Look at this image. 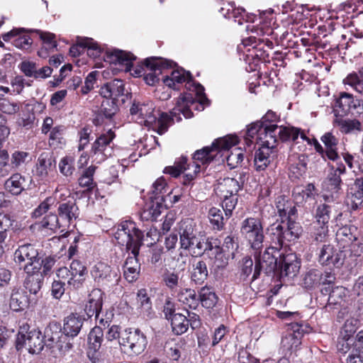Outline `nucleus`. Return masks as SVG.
<instances>
[{
  "label": "nucleus",
  "mask_w": 363,
  "mask_h": 363,
  "mask_svg": "<svg viewBox=\"0 0 363 363\" xmlns=\"http://www.w3.org/2000/svg\"><path fill=\"white\" fill-rule=\"evenodd\" d=\"M84 318L76 313H72L64 320L62 333L67 337H76L80 332Z\"/></svg>",
  "instance_id": "c85d7f7f"
},
{
  "label": "nucleus",
  "mask_w": 363,
  "mask_h": 363,
  "mask_svg": "<svg viewBox=\"0 0 363 363\" xmlns=\"http://www.w3.org/2000/svg\"><path fill=\"white\" fill-rule=\"evenodd\" d=\"M349 199L352 203V208L356 210L363 203V178L355 180L354 188Z\"/></svg>",
  "instance_id": "de8ad7c7"
},
{
  "label": "nucleus",
  "mask_w": 363,
  "mask_h": 363,
  "mask_svg": "<svg viewBox=\"0 0 363 363\" xmlns=\"http://www.w3.org/2000/svg\"><path fill=\"white\" fill-rule=\"evenodd\" d=\"M115 137V133L110 129L96 138L92 144L91 150L93 162L100 164L112 155L113 152V140Z\"/></svg>",
  "instance_id": "f8f14e48"
},
{
  "label": "nucleus",
  "mask_w": 363,
  "mask_h": 363,
  "mask_svg": "<svg viewBox=\"0 0 363 363\" xmlns=\"http://www.w3.org/2000/svg\"><path fill=\"white\" fill-rule=\"evenodd\" d=\"M89 350L98 351L104 341V332L101 327H94L89 333L88 337Z\"/></svg>",
  "instance_id": "603ef678"
},
{
  "label": "nucleus",
  "mask_w": 363,
  "mask_h": 363,
  "mask_svg": "<svg viewBox=\"0 0 363 363\" xmlns=\"http://www.w3.org/2000/svg\"><path fill=\"white\" fill-rule=\"evenodd\" d=\"M199 299L203 307L212 309L216 306L218 297L212 288L205 286L199 291Z\"/></svg>",
  "instance_id": "58836bf2"
},
{
  "label": "nucleus",
  "mask_w": 363,
  "mask_h": 363,
  "mask_svg": "<svg viewBox=\"0 0 363 363\" xmlns=\"http://www.w3.org/2000/svg\"><path fill=\"white\" fill-rule=\"evenodd\" d=\"M62 335L60 325L56 323L49 324L44 330L43 335L45 345L49 348H55V342Z\"/></svg>",
  "instance_id": "79ce46f5"
},
{
  "label": "nucleus",
  "mask_w": 363,
  "mask_h": 363,
  "mask_svg": "<svg viewBox=\"0 0 363 363\" xmlns=\"http://www.w3.org/2000/svg\"><path fill=\"white\" fill-rule=\"evenodd\" d=\"M263 129L264 126L259 121L252 123L247 128L245 136V143L250 146L254 143V140L256 143H259V136L263 135Z\"/></svg>",
  "instance_id": "a18cd8bd"
},
{
  "label": "nucleus",
  "mask_w": 363,
  "mask_h": 363,
  "mask_svg": "<svg viewBox=\"0 0 363 363\" xmlns=\"http://www.w3.org/2000/svg\"><path fill=\"white\" fill-rule=\"evenodd\" d=\"M289 177L291 179H299L307 169V157L303 155L292 156L290 159Z\"/></svg>",
  "instance_id": "f704fd0d"
},
{
  "label": "nucleus",
  "mask_w": 363,
  "mask_h": 363,
  "mask_svg": "<svg viewBox=\"0 0 363 363\" xmlns=\"http://www.w3.org/2000/svg\"><path fill=\"white\" fill-rule=\"evenodd\" d=\"M162 281L171 291H175L182 286V277L179 272L167 271L162 275Z\"/></svg>",
  "instance_id": "5fc2aeb1"
},
{
  "label": "nucleus",
  "mask_w": 363,
  "mask_h": 363,
  "mask_svg": "<svg viewBox=\"0 0 363 363\" xmlns=\"http://www.w3.org/2000/svg\"><path fill=\"white\" fill-rule=\"evenodd\" d=\"M289 325L290 328L286 335L283 336L281 342V347L285 355L288 353L291 354L298 350L304 332L302 325L297 323H292Z\"/></svg>",
  "instance_id": "a211bd4d"
},
{
  "label": "nucleus",
  "mask_w": 363,
  "mask_h": 363,
  "mask_svg": "<svg viewBox=\"0 0 363 363\" xmlns=\"http://www.w3.org/2000/svg\"><path fill=\"white\" fill-rule=\"evenodd\" d=\"M104 60L113 65L125 67L126 72L131 71L133 62L136 59L132 53L118 49H108L103 55Z\"/></svg>",
  "instance_id": "aec40b11"
},
{
  "label": "nucleus",
  "mask_w": 363,
  "mask_h": 363,
  "mask_svg": "<svg viewBox=\"0 0 363 363\" xmlns=\"http://www.w3.org/2000/svg\"><path fill=\"white\" fill-rule=\"evenodd\" d=\"M320 292L324 296L328 295L325 307L340 305L347 295V289L341 286L333 287L332 289L330 286H326L322 289Z\"/></svg>",
  "instance_id": "c756f323"
},
{
  "label": "nucleus",
  "mask_w": 363,
  "mask_h": 363,
  "mask_svg": "<svg viewBox=\"0 0 363 363\" xmlns=\"http://www.w3.org/2000/svg\"><path fill=\"white\" fill-rule=\"evenodd\" d=\"M38 249L30 243L19 245L13 253V261L23 271L40 267Z\"/></svg>",
  "instance_id": "6e6552de"
},
{
  "label": "nucleus",
  "mask_w": 363,
  "mask_h": 363,
  "mask_svg": "<svg viewBox=\"0 0 363 363\" xmlns=\"http://www.w3.org/2000/svg\"><path fill=\"white\" fill-rule=\"evenodd\" d=\"M277 255L281 256L278 248L275 247H267L262 253L257 254L255 252V264L252 280L258 279L262 271L267 275L277 273L279 267Z\"/></svg>",
  "instance_id": "0eeeda50"
},
{
  "label": "nucleus",
  "mask_w": 363,
  "mask_h": 363,
  "mask_svg": "<svg viewBox=\"0 0 363 363\" xmlns=\"http://www.w3.org/2000/svg\"><path fill=\"white\" fill-rule=\"evenodd\" d=\"M180 247L188 250L193 257H199L203 238L196 236V232L191 221L182 222L179 228Z\"/></svg>",
  "instance_id": "9d476101"
},
{
  "label": "nucleus",
  "mask_w": 363,
  "mask_h": 363,
  "mask_svg": "<svg viewBox=\"0 0 363 363\" xmlns=\"http://www.w3.org/2000/svg\"><path fill=\"white\" fill-rule=\"evenodd\" d=\"M301 262L296 254L289 253L280 256L277 274L283 281L291 280L299 272Z\"/></svg>",
  "instance_id": "dca6fc26"
},
{
  "label": "nucleus",
  "mask_w": 363,
  "mask_h": 363,
  "mask_svg": "<svg viewBox=\"0 0 363 363\" xmlns=\"http://www.w3.org/2000/svg\"><path fill=\"white\" fill-rule=\"evenodd\" d=\"M321 271L318 269L308 270L303 278V286L306 289H312L320 285Z\"/></svg>",
  "instance_id": "3c124183"
},
{
  "label": "nucleus",
  "mask_w": 363,
  "mask_h": 363,
  "mask_svg": "<svg viewBox=\"0 0 363 363\" xmlns=\"http://www.w3.org/2000/svg\"><path fill=\"white\" fill-rule=\"evenodd\" d=\"M138 255L139 254H135L132 255V256H128L124 264V277L125 279L129 282L135 281L139 277L140 264L138 259Z\"/></svg>",
  "instance_id": "c9c22d12"
},
{
  "label": "nucleus",
  "mask_w": 363,
  "mask_h": 363,
  "mask_svg": "<svg viewBox=\"0 0 363 363\" xmlns=\"http://www.w3.org/2000/svg\"><path fill=\"white\" fill-rule=\"evenodd\" d=\"M318 261L321 265H333L340 267L343 264L342 252L337 250L332 245H324L318 254Z\"/></svg>",
  "instance_id": "412c9836"
},
{
  "label": "nucleus",
  "mask_w": 363,
  "mask_h": 363,
  "mask_svg": "<svg viewBox=\"0 0 363 363\" xmlns=\"http://www.w3.org/2000/svg\"><path fill=\"white\" fill-rule=\"evenodd\" d=\"M208 275L206 264L200 260L193 265L191 279L196 284H202Z\"/></svg>",
  "instance_id": "49530a36"
},
{
  "label": "nucleus",
  "mask_w": 363,
  "mask_h": 363,
  "mask_svg": "<svg viewBox=\"0 0 363 363\" xmlns=\"http://www.w3.org/2000/svg\"><path fill=\"white\" fill-rule=\"evenodd\" d=\"M331 206L328 203H320L315 211V223L329 225L330 220Z\"/></svg>",
  "instance_id": "13d9d810"
},
{
  "label": "nucleus",
  "mask_w": 363,
  "mask_h": 363,
  "mask_svg": "<svg viewBox=\"0 0 363 363\" xmlns=\"http://www.w3.org/2000/svg\"><path fill=\"white\" fill-rule=\"evenodd\" d=\"M163 206L158 201H152L148 207L145 208L142 213L141 218L145 220H156L162 213Z\"/></svg>",
  "instance_id": "052dcab7"
},
{
  "label": "nucleus",
  "mask_w": 363,
  "mask_h": 363,
  "mask_svg": "<svg viewBox=\"0 0 363 363\" xmlns=\"http://www.w3.org/2000/svg\"><path fill=\"white\" fill-rule=\"evenodd\" d=\"M253 260L250 256L244 257L239 262L240 277L243 279L248 277L253 270Z\"/></svg>",
  "instance_id": "774afa93"
},
{
  "label": "nucleus",
  "mask_w": 363,
  "mask_h": 363,
  "mask_svg": "<svg viewBox=\"0 0 363 363\" xmlns=\"http://www.w3.org/2000/svg\"><path fill=\"white\" fill-rule=\"evenodd\" d=\"M194 99L191 94H186L179 97L177 101L175 107L171 111L172 116H175L181 113L185 118L191 117L192 112L190 109V105L194 104Z\"/></svg>",
  "instance_id": "e433bc0d"
},
{
  "label": "nucleus",
  "mask_w": 363,
  "mask_h": 363,
  "mask_svg": "<svg viewBox=\"0 0 363 363\" xmlns=\"http://www.w3.org/2000/svg\"><path fill=\"white\" fill-rule=\"evenodd\" d=\"M345 116H335L333 121L341 133L344 134L356 133L362 131V125L357 119L345 118Z\"/></svg>",
  "instance_id": "2f4dec72"
},
{
  "label": "nucleus",
  "mask_w": 363,
  "mask_h": 363,
  "mask_svg": "<svg viewBox=\"0 0 363 363\" xmlns=\"http://www.w3.org/2000/svg\"><path fill=\"white\" fill-rule=\"evenodd\" d=\"M29 303L26 291L22 289H13L10 298V308L14 311H21L26 308Z\"/></svg>",
  "instance_id": "4c0bfd02"
},
{
  "label": "nucleus",
  "mask_w": 363,
  "mask_h": 363,
  "mask_svg": "<svg viewBox=\"0 0 363 363\" xmlns=\"http://www.w3.org/2000/svg\"><path fill=\"white\" fill-rule=\"evenodd\" d=\"M25 178L20 174H13L5 182V189L13 195L20 194L24 189Z\"/></svg>",
  "instance_id": "c03bdc74"
},
{
  "label": "nucleus",
  "mask_w": 363,
  "mask_h": 363,
  "mask_svg": "<svg viewBox=\"0 0 363 363\" xmlns=\"http://www.w3.org/2000/svg\"><path fill=\"white\" fill-rule=\"evenodd\" d=\"M69 271L72 281V289H79L84 285L85 281V276L87 274V269L82 262L77 259H74L69 265Z\"/></svg>",
  "instance_id": "cd10ccee"
},
{
  "label": "nucleus",
  "mask_w": 363,
  "mask_h": 363,
  "mask_svg": "<svg viewBox=\"0 0 363 363\" xmlns=\"http://www.w3.org/2000/svg\"><path fill=\"white\" fill-rule=\"evenodd\" d=\"M275 205L283 223L289 224L290 221L296 222L297 209L291 201L285 196H280L276 199Z\"/></svg>",
  "instance_id": "b1692460"
},
{
  "label": "nucleus",
  "mask_w": 363,
  "mask_h": 363,
  "mask_svg": "<svg viewBox=\"0 0 363 363\" xmlns=\"http://www.w3.org/2000/svg\"><path fill=\"white\" fill-rule=\"evenodd\" d=\"M116 101L106 98L101 105V113L107 119H111L118 111Z\"/></svg>",
  "instance_id": "e2e57ef3"
},
{
  "label": "nucleus",
  "mask_w": 363,
  "mask_h": 363,
  "mask_svg": "<svg viewBox=\"0 0 363 363\" xmlns=\"http://www.w3.org/2000/svg\"><path fill=\"white\" fill-rule=\"evenodd\" d=\"M363 110V102L352 94L341 92L335 100L333 112L335 116H347L350 114H359Z\"/></svg>",
  "instance_id": "4468645a"
},
{
  "label": "nucleus",
  "mask_w": 363,
  "mask_h": 363,
  "mask_svg": "<svg viewBox=\"0 0 363 363\" xmlns=\"http://www.w3.org/2000/svg\"><path fill=\"white\" fill-rule=\"evenodd\" d=\"M358 234V229L355 225H345L339 228L337 231L336 240L342 247H345L357 240Z\"/></svg>",
  "instance_id": "7c9ffc66"
},
{
  "label": "nucleus",
  "mask_w": 363,
  "mask_h": 363,
  "mask_svg": "<svg viewBox=\"0 0 363 363\" xmlns=\"http://www.w3.org/2000/svg\"><path fill=\"white\" fill-rule=\"evenodd\" d=\"M55 215L63 228L62 231L72 225L79 215V208L73 198L67 201L59 202Z\"/></svg>",
  "instance_id": "f3484780"
},
{
  "label": "nucleus",
  "mask_w": 363,
  "mask_h": 363,
  "mask_svg": "<svg viewBox=\"0 0 363 363\" xmlns=\"http://www.w3.org/2000/svg\"><path fill=\"white\" fill-rule=\"evenodd\" d=\"M100 94L104 98H109L116 101H118V99L121 97V101L123 104L126 98L125 95V84L123 80L115 79L101 87Z\"/></svg>",
  "instance_id": "5701e85b"
},
{
  "label": "nucleus",
  "mask_w": 363,
  "mask_h": 363,
  "mask_svg": "<svg viewBox=\"0 0 363 363\" xmlns=\"http://www.w3.org/2000/svg\"><path fill=\"white\" fill-rule=\"evenodd\" d=\"M216 187H218V189L228 190V191H230V194H233V196L238 195V191L241 189L238 181L234 178L224 179Z\"/></svg>",
  "instance_id": "0e129e2a"
},
{
  "label": "nucleus",
  "mask_w": 363,
  "mask_h": 363,
  "mask_svg": "<svg viewBox=\"0 0 363 363\" xmlns=\"http://www.w3.org/2000/svg\"><path fill=\"white\" fill-rule=\"evenodd\" d=\"M328 226L329 225L315 222L310 230V237L312 240L316 242H325L329 236Z\"/></svg>",
  "instance_id": "09e8293b"
},
{
  "label": "nucleus",
  "mask_w": 363,
  "mask_h": 363,
  "mask_svg": "<svg viewBox=\"0 0 363 363\" xmlns=\"http://www.w3.org/2000/svg\"><path fill=\"white\" fill-rule=\"evenodd\" d=\"M238 143V137L230 135L215 140L211 146L196 150L193 155L192 163L189 164V169H191L192 172L186 174L187 179L189 181L194 179L196 174L201 171V167L207 165L213 161L218 152L228 150Z\"/></svg>",
  "instance_id": "f03ea898"
},
{
  "label": "nucleus",
  "mask_w": 363,
  "mask_h": 363,
  "mask_svg": "<svg viewBox=\"0 0 363 363\" xmlns=\"http://www.w3.org/2000/svg\"><path fill=\"white\" fill-rule=\"evenodd\" d=\"M162 82L166 86L174 89H179V85L183 82H186L188 84H193V91L196 92L200 103L204 104L205 101H208V99L204 93L203 86L200 84H194L191 74L182 68L172 71L170 75L167 74L162 77Z\"/></svg>",
  "instance_id": "1a4fd4ad"
},
{
  "label": "nucleus",
  "mask_w": 363,
  "mask_h": 363,
  "mask_svg": "<svg viewBox=\"0 0 363 363\" xmlns=\"http://www.w3.org/2000/svg\"><path fill=\"white\" fill-rule=\"evenodd\" d=\"M36 225H38V229H48L52 231L62 228L55 214H50L45 216Z\"/></svg>",
  "instance_id": "69168bd1"
},
{
  "label": "nucleus",
  "mask_w": 363,
  "mask_h": 363,
  "mask_svg": "<svg viewBox=\"0 0 363 363\" xmlns=\"http://www.w3.org/2000/svg\"><path fill=\"white\" fill-rule=\"evenodd\" d=\"M91 274L98 285L101 286H109L118 280L117 272L104 262L95 264L91 271Z\"/></svg>",
  "instance_id": "6ab92c4d"
},
{
  "label": "nucleus",
  "mask_w": 363,
  "mask_h": 363,
  "mask_svg": "<svg viewBox=\"0 0 363 363\" xmlns=\"http://www.w3.org/2000/svg\"><path fill=\"white\" fill-rule=\"evenodd\" d=\"M177 298L180 302L189 306L191 309H196L199 306V296H197L195 290L194 289H181L177 294Z\"/></svg>",
  "instance_id": "37998d69"
},
{
  "label": "nucleus",
  "mask_w": 363,
  "mask_h": 363,
  "mask_svg": "<svg viewBox=\"0 0 363 363\" xmlns=\"http://www.w3.org/2000/svg\"><path fill=\"white\" fill-rule=\"evenodd\" d=\"M23 31V28H13L2 35L3 40L4 41H9L11 38L16 37L13 40V45L18 48L27 49L32 44V40L28 35H21V33Z\"/></svg>",
  "instance_id": "72a5a7b5"
},
{
  "label": "nucleus",
  "mask_w": 363,
  "mask_h": 363,
  "mask_svg": "<svg viewBox=\"0 0 363 363\" xmlns=\"http://www.w3.org/2000/svg\"><path fill=\"white\" fill-rule=\"evenodd\" d=\"M118 344L124 352L139 354L145 349L147 341L145 335L139 329L129 328L121 333Z\"/></svg>",
  "instance_id": "9b49d317"
},
{
  "label": "nucleus",
  "mask_w": 363,
  "mask_h": 363,
  "mask_svg": "<svg viewBox=\"0 0 363 363\" xmlns=\"http://www.w3.org/2000/svg\"><path fill=\"white\" fill-rule=\"evenodd\" d=\"M187 318L180 313L174 314L171 320L172 331L175 335H180L186 333L189 328Z\"/></svg>",
  "instance_id": "8fccbe9b"
},
{
  "label": "nucleus",
  "mask_w": 363,
  "mask_h": 363,
  "mask_svg": "<svg viewBox=\"0 0 363 363\" xmlns=\"http://www.w3.org/2000/svg\"><path fill=\"white\" fill-rule=\"evenodd\" d=\"M302 228L297 222L290 221L289 224L282 221L274 223L267 228V234L272 242L282 247L286 241H293L299 238Z\"/></svg>",
  "instance_id": "20e7f679"
},
{
  "label": "nucleus",
  "mask_w": 363,
  "mask_h": 363,
  "mask_svg": "<svg viewBox=\"0 0 363 363\" xmlns=\"http://www.w3.org/2000/svg\"><path fill=\"white\" fill-rule=\"evenodd\" d=\"M130 113L133 120L140 125L151 127L159 135H163L168 130L169 123L172 118L167 113L155 111L153 104L134 103Z\"/></svg>",
  "instance_id": "f257e3e1"
},
{
  "label": "nucleus",
  "mask_w": 363,
  "mask_h": 363,
  "mask_svg": "<svg viewBox=\"0 0 363 363\" xmlns=\"http://www.w3.org/2000/svg\"><path fill=\"white\" fill-rule=\"evenodd\" d=\"M229 6H230V9H228L227 13H223V15L228 18H234L235 22L242 25L245 21V9L242 8H235L234 4H230Z\"/></svg>",
  "instance_id": "338daca9"
},
{
  "label": "nucleus",
  "mask_w": 363,
  "mask_h": 363,
  "mask_svg": "<svg viewBox=\"0 0 363 363\" xmlns=\"http://www.w3.org/2000/svg\"><path fill=\"white\" fill-rule=\"evenodd\" d=\"M26 277L23 281V286L30 294H37L42 287L44 277L40 273V267L36 269H30L23 271Z\"/></svg>",
  "instance_id": "bb28decb"
},
{
  "label": "nucleus",
  "mask_w": 363,
  "mask_h": 363,
  "mask_svg": "<svg viewBox=\"0 0 363 363\" xmlns=\"http://www.w3.org/2000/svg\"><path fill=\"white\" fill-rule=\"evenodd\" d=\"M64 127L62 125H56L52 129L49 134L48 143L52 147H60L65 141L62 137Z\"/></svg>",
  "instance_id": "680f3d73"
},
{
  "label": "nucleus",
  "mask_w": 363,
  "mask_h": 363,
  "mask_svg": "<svg viewBox=\"0 0 363 363\" xmlns=\"http://www.w3.org/2000/svg\"><path fill=\"white\" fill-rule=\"evenodd\" d=\"M321 141L325 146V155L328 159L335 161L339 158L337 152L338 140L331 133H326L321 137Z\"/></svg>",
  "instance_id": "a19ab883"
},
{
  "label": "nucleus",
  "mask_w": 363,
  "mask_h": 363,
  "mask_svg": "<svg viewBox=\"0 0 363 363\" xmlns=\"http://www.w3.org/2000/svg\"><path fill=\"white\" fill-rule=\"evenodd\" d=\"M208 216L213 230H220L224 228L225 220L223 212L220 208L212 207L209 209Z\"/></svg>",
  "instance_id": "864d4df0"
},
{
  "label": "nucleus",
  "mask_w": 363,
  "mask_h": 363,
  "mask_svg": "<svg viewBox=\"0 0 363 363\" xmlns=\"http://www.w3.org/2000/svg\"><path fill=\"white\" fill-rule=\"evenodd\" d=\"M104 293L99 289H94L88 296L87 301L84 307V312L89 318L95 316L96 320L104 321L99 318L100 312L103 306Z\"/></svg>",
  "instance_id": "4be33fe9"
},
{
  "label": "nucleus",
  "mask_w": 363,
  "mask_h": 363,
  "mask_svg": "<svg viewBox=\"0 0 363 363\" xmlns=\"http://www.w3.org/2000/svg\"><path fill=\"white\" fill-rule=\"evenodd\" d=\"M276 152L274 148L269 147V146L261 145L255 153L254 164L256 170H264L273 161Z\"/></svg>",
  "instance_id": "393cba45"
},
{
  "label": "nucleus",
  "mask_w": 363,
  "mask_h": 363,
  "mask_svg": "<svg viewBox=\"0 0 363 363\" xmlns=\"http://www.w3.org/2000/svg\"><path fill=\"white\" fill-rule=\"evenodd\" d=\"M186 162L187 158L182 156L175 161L173 166L165 167L164 172L170 174L173 177H178L184 171L191 169H189V164L186 165Z\"/></svg>",
  "instance_id": "6e6d98bb"
},
{
  "label": "nucleus",
  "mask_w": 363,
  "mask_h": 363,
  "mask_svg": "<svg viewBox=\"0 0 363 363\" xmlns=\"http://www.w3.org/2000/svg\"><path fill=\"white\" fill-rule=\"evenodd\" d=\"M345 167L343 164H337V167H332L327 175L325 180V188L328 192H330V194L323 195V199L325 201H336L340 194L342 193V182L341 179V175L345 174Z\"/></svg>",
  "instance_id": "2eb2a0df"
},
{
  "label": "nucleus",
  "mask_w": 363,
  "mask_h": 363,
  "mask_svg": "<svg viewBox=\"0 0 363 363\" xmlns=\"http://www.w3.org/2000/svg\"><path fill=\"white\" fill-rule=\"evenodd\" d=\"M75 159L72 155L63 157L59 162L60 173L66 177H72L76 169L74 167Z\"/></svg>",
  "instance_id": "4d7b16f0"
},
{
  "label": "nucleus",
  "mask_w": 363,
  "mask_h": 363,
  "mask_svg": "<svg viewBox=\"0 0 363 363\" xmlns=\"http://www.w3.org/2000/svg\"><path fill=\"white\" fill-rule=\"evenodd\" d=\"M279 133V138L281 141H292L298 143V139L300 138L302 141H306L308 144H311V139L308 138L306 134L301 130L300 128L292 126H282L278 125V129L276 130Z\"/></svg>",
  "instance_id": "a878e982"
},
{
  "label": "nucleus",
  "mask_w": 363,
  "mask_h": 363,
  "mask_svg": "<svg viewBox=\"0 0 363 363\" xmlns=\"http://www.w3.org/2000/svg\"><path fill=\"white\" fill-rule=\"evenodd\" d=\"M345 84L352 86L354 90L360 94H363V68L359 71V73H351L343 80Z\"/></svg>",
  "instance_id": "bf43d9fd"
},
{
  "label": "nucleus",
  "mask_w": 363,
  "mask_h": 363,
  "mask_svg": "<svg viewBox=\"0 0 363 363\" xmlns=\"http://www.w3.org/2000/svg\"><path fill=\"white\" fill-rule=\"evenodd\" d=\"M176 64L171 60L162 57H151L145 59L146 72H144V80L148 85L154 86L160 81V76L166 69L172 68Z\"/></svg>",
  "instance_id": "ddd939ff"
},
{
  "label": "nucleus",
  "mask_w": 363,
  "mask_h": 363,
  "mask_svg": "<svg viewBox=\"0 0 363 363\" xmlns=\"http://www.w3.org/2000/svg\"><path fill=\"white\" fill-rule=\"evenodd\" d=\"M240 233L252 250L258 251L263 247L264 235L259 218L250 217L244 219L240 224Z\"/></svg>",
  "instance_id": "423d86ee"
},
{
  "label": "nucleus",
  "mask_w": 363,
  "mask_h": 363,
  "mask_svg": "<svg viewBox=\"0 0 363 363\" xmlns=\"http://www.w3.org/2000/svg\"><path fill=\"white\" fill-rule=\"evenodd\" d=\"M44 346L43 334L39 330H30L28 324L20 327L16 339L18 350L25 347L30 354H39Z\"/></svg>",
  "instance_id": "39448f33"
},
{
  "label": "nucleus",
  "mask_w": 363,
  "mask_h": 363,
  "mask_svg": "<svg viewBox=\"0 0 363 363\" xmlns=\"http://www.w3.org/2000/svg\"><path fill=\"white\" fill-rule=\"evenodd\" d=\"M278 129L277 124H270L269 125L264 126L262 130L263 135L259 136V143L261 145L269 146L271 148H275V145L279 138V133L275 130Z\"/></svg>",
  "instance_id": "ea45409f"
},
{
  "label": "nucleus",
  "mask_w": 363,
  "mask_h": 363,
  "mask_svg": "<svg viewBox=\"0 0 363 363\" xmlns=\"http://www.w3.org/2000/svg\"><path fill=\"white\" fill-rule=\"evenodd\" d=\"M114 236L118 243L125 245L128 251L132 255L139 254L140 248L143 245V232L136 227V224L131 220H124L118 225Z\"/></svg>",
  "instance_id": "7ed1b4c3"
},
{
  "label": "nucleus",
  "mask_w": 363,
  "mask_h": 363,
  "mask_svg": "<svg viewBox=\"0 0 363 363\" xmlns=\"http://www.w3.org/2000/svg\"><path fill=\"white\" fill-rule=\"evenodd\" d=\"M56 167L55 157L49 152H42L37 163V174L41 177H45L49 172L53 171Z\"/></svg>",
  "instance_id": "473e14b6"
}]
</instances>
